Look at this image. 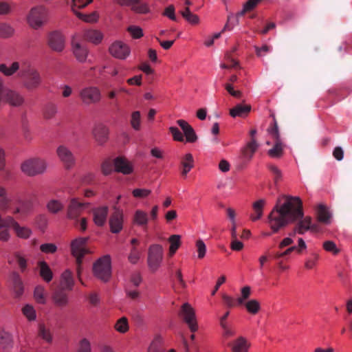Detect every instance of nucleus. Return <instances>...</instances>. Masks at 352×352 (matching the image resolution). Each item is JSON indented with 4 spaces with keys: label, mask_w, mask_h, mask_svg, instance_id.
I'll use <instances>...</instances> for the list:
<instances>
[{
    "label": "nucleus",
    "mask_w": 352,
    "mask_h": 352,
    "mask_svg": "<svg viewBox=\"0 0 352 352\" xmlns=\"http://www.w3.org/2000/svg\"><path fill=\"white\" fill-rule=\"evenodd\" d=\"M280 202V201H278ZM303 217L302 201L299 197H285V202L279 205L278 203L268 217V223L274 233L285 227L289 223L300 219L294 230L292 235L296 233L303 234L309 230H318V226L312 224L311 218Z\"/></svg>",
    "instance_id": "obj_1"
},
{
    "label": "nucleus",
    "mask_w": 352,
    "mask_h": 352,
    "mask_svg": "<svg viewBox=\"0 0 352 352\" xmlns=\"http://www.w3.org/2000/svg\"><path fill=\"white\" fill-rule=\"evenodd\" d=\"M94 275L103 283L110 280L112 275L111 258L106 254L99 258L94 264L92 268Z\"/></svg>",
    "instance_id": "obj_2"
},
{
    "label": "nucleus",
    "mask_w": 352,
    "mask_h": 352,
    "mask_svg": "<svg viewBox=\"0 0 352 352\" xmlns=\"http://www.w3.org/2000/svg\"><path fill=\"white\" fill-rule=\"evenodd\" d=\"M71 252L74 257L76 258L77 264V274L79 280L84 284L81 278V265L83 258L87 253V238L78 237L74 239L71 242Z\"/></svg>",
    "instance_id": "obj_3"
},
{
    "label": "nucleus",
    "mask_w": 352,
    "mask_h": 352,
    "mask_svg": "<svg viewBox=\"0 0 352 352\" xmlns=\"http://www.w3.org/2000/svg\"><path fill=\"white\" fill-rule=\"evenodd\" d=\"M48 19V10L43 6L33 7L27 16V21L30 27L38 29L44 25Z\"/></svg>",
    "instance_id": "obj_4"
},
{
    "label": "nucleus",
    "mask_w": 352,
    "mask_h": 352,
    "mask_svg": "<svg viewBox=\"0 0 352 352\" xmlns=\"http://www.w3.org/2000/svg\"><path fill=\"white\" fill-rule=\"evenodd\" d=\"M21 169L25 175L33 177L43 173L47 169V164L42 159L30 158L21 164Z\"/></svg>",
    "instance_id": "obj_5"
},
{
    "label": "nucleus",
    "mask_w": 352,
    "mask_h": 352,
    "mask_svg": "<svg viewBox=\"0 0 352 352\" xmlns=\"http://www.w3.org/2000/svg\"><path fill=\"white\" fill-rule=\"evenodd\" d=\"M19 74L21 76L25 78L30 86L39 87L43 85V79L39 72L29 64H23Z\"/></svg>",
    "instance_id": "obj_6"
},
{
    "label": "nucleus",
    "mask_w": 352,
    "mask_h": 352,
    "mask_svg": "<svg viewBox=\"0 0 352 352\" xmlns=\"http://www.w3.org/2000/svg\"><path fill=\"white\" fill-rule=\"evenodd\" d=\"M163 248L161 245H151L148 248L147 263L149 269L155 272L162 263L163 258Z\"/></svg>",
    "instance_id": "obj_7"
},
{
    "label": "nucleus",
    "mask_w": 352,
    "mask_h": 352,
    "mask_svg": "<svg viewBox=\"0 0 352 352\" xmlns=\"http://www.w3.org/2000/svg\"><path fill=\"white\" fill-rule=\"evenodd\" d=\"M179 316L187 324L190 331L195 332L198 329V324L196 320L195 312L191 305L186 302L181 307Z\"/></svg>",
    "instance_id": "obj_8"
},
{
    "label": "nucleus",
    "mask_w": 352,
    "mask_h": 352,
    "mask_svg": "<svg viewBox=\"0 0 352 352\" xmlns=\"http://www.w3.org/2000/svg\"><path fill=\"white\" fill-rule=\"evenodd\" d=\"M268 133L272 135L275 143L274 146L268 151L267 153L271 157L280 158L283 154L284 146L280 139V134L276 120L274 122V126L268 129Z\"/></svg>",
    "instance_id": "obj_9"
},
{
    "label": "nucleus",
    "mask_w": 352,
    "mask_h": 352,
    "mask_svg": "<svg viewBox=\"0 0 352 352\" xmlns=\"http://www.w3.org/2000/svg\"><path fill=\"white\" fill-rule=\"evenodd\" d=\"M109 51L112 56L120 60L126 59L131 52L129 47L120 41L113 43L110 45Z\"/></svg>",
    "instance_id": "obj_10"
},
{
    "label": "nucleus",
    "mask_w": 352,
    "mask_h": 352,
    "mask_svg": "<svg viewBox=\"0 0 352 352\" xmlns=\"http://www.w3.org/2000/svg\"><path fill=\"white\" fill-rule=\"evenodd\" d=\"M65 39L63 34L58 31L50 32L47 36L49 47L55 52H62L65 47Z\"/></svg>",
    "instance_id": "obj_11"
},
{
    "label": "nucleus",
    "mask_w": 352,
    "mask_h": 352,
    "mask_svg": "<svg viewBox=\"0 0 352 352\" xmlns=\"http://www.w3.org/2000/svg\"><path fill=\"white\" fill-rule=\"evenodd\" d=\"M109 226L113 233H119L122 229L123 212L116 205L113 206V212L110 216Z\"/></svg>",
    "instance_id": "obj_12"
},
{
    "label": "nucleus",
    "mask_w": 352,
    "mask_h": 352,
    "mask_svg": "<svg viewBox=\"0 0 352 352\" xmlns=\"http://www.w3.org/2000/svg\"><path fill=\"white\" fill-rule=\"evenodd\" d=\"M87 204L80 201L77 198L70 200L67 206V215L69 219H76L87 208Z\"/></svg>",
    "instance_id": "obj_13"
},
{
    "label": "nucleus",
    "mask_w": 352,
    "mask_h": 352,
    "mask_svg": "<svg viewBox=\"0 0 352 352\" xmlns=\"http://www.w3.org/2000/svg\"><path fill=\"white\" fill-rule=\"evenodd\" d=\"M84 43H85V38L80 41L78 35H75L72 41L74 56L80 62H85L87 56V51Z\"/></svg>",
    "instance_id": "obj_14"
},
{
    "label": "nucleus",
    "mask_w": 352,
    "mask_h": 352,
    "mask_svg": "<svg viewBox=\"0 0 352 352\" xmlns=\"http://www.w3.org/2000/svg\"><path fill=\"white\" fill-rule=\"evenodd\" d=\"M120 6H130L132 11L138 14H146L149 12V8L146 3L141 0H116Z\"/></svg>",
    "instance_id": "obj_15"
},
{
    "label": "nucleus",
    "mask_w": 352,
    "mask_h": 352,
    "mask_svg": "<svg viewBox=\"0 0 352 352\" xmlns=\"http://www.w3.org/2000/svg\"><path fill=\"white\" fill-rule=\"evenodd\" d=\"M56 153L60 160L67 168H70L74 164L75 160L72 153L65 146H59Z\"/></svg>",
    "instance_id": "obj_16"
},
{
    "label": "nucleus",
    "mask_w": 352,
    "mask_h": 352,
    "mask_svg": "<svg viewBox=\"0 0 352 352\" xmlns=\"http://www.w3.org/2000/svg\"><path fill=\"white\" fill-rule=\"evenodd\" d=\"M113 166L115 171L124 175H129L133 170L131 164L122 156H118L113 160Z\"/></svg>",
    "instance_id": "obj_17"
},
{
    "label": "nucleus",
    "mask_w": 352,
    "mask_h": 352,
    "mask_svg": "<svg viewBox=\"0 0 352 352\" xmlns=\"http://www.w3.org/2000/svg\"><path fill=\"white\" fill-rule=\"evenodd\" d=\"M9 223V228H12L18 237L21 239H28L32 234V230L28 227L21 226L14 219L8 216L6 221Z\"/></svg>",
    "instance_id": "obj_18"
},
{
    "label": "nucleus",
    "mask_w": 352,
    "mask_h": 352,
    "mask_svg": "<svg viewBox=\"0 0 352 352\" xmlns=\"http://www.w3.org/2000/svg\"><path fill=\"white\" fill-rule=\"evenodd\" d=\"M8 281L10 288L14 293L15 296L16 297L21 296L23 293L24 288L23 281L19 274L16 272H12L10 275Z\"/></svg>",
    "instance_id": "obj_19"
},
{
    "label": "nucleus",
    "mask_w": 352,
    "mask_h": 352,
    "mask_svg": "<svg viewBox=\"0 0 352 352\" xmlns=\"http://www.w3.org/2000/svg\"><path fill=\"white\" fill-rule=\"evenodd\" d=\"M108 134V129L102 124H96L93 129V135L99 144H102L107 140Z\"/></svg>",
    "instance_id": "obj_20"
},
{
    "label": "nucleus",
    "mask_w": 352,
    "mask_h": 352,
    "mask_svg": "<svg viewBox=\"0 0 352 352\" xmlns=\"http://www.w3.org/2000/svg\"><path fill=\"white\" fill-rule=\"evenodd\" d=\"M88 5V0H72V10L76 16L80 20L88 22V15L80 12L79 10Z\"/></svg>",
    "instance_id": "obj_21"
},
{
    "label": "nucleus",
    "mask_w": 352,
    "mask_h": 352,
    "mask_svg": "<svg viewBox=\"0 0 352 352\" xmlns=\"http://www.w3.org/2000/svg\"><path fill=\"white\" fill-rule=\"evenodd\" d=\"M20 63L14 61L10 64L7 63H0V73L6 77L13 76L16 72L21 70Z\"/></svg>",
    "instance_id": "obj_22"
},
{
    "label": "nucleus",
    "mask_w": 352,
    "mask_h": 352,
    "mask_svg": "<svg viewBox=\"0 0 352 352\" xmlns=\"http://www.w3.org/2000/svg\"><path fill=\"white\" fill-rule=\"evenodd\" d=\"M108 214V208L102 206L97 208L93 210L94 222L98 226H102L107 220Z\"/></svg>",
    "instance_id": "obj_23"
},
{
    "label": "nucleus",
    "mask_w": 352,
    "mask_h": 352,
    "mask_svg": "<svg viewBox=\"0 0 352 352\" xmlns=\"http://www.w3.org/2000/svg\"><path fill=\"white\" fill-rule=\"evenodd\" d=\"M182 175L186 176L194 166V158L192 154L187 153L181 158Z\"/></svg>",
    "instance_id": "obj_24"
},
{
    "label": "nucleus",
    "mask_w": 352,
    "mask_h": 352,
    "mask_svg": "<svg viewBox=\"0 0 352 352\" xmlns=\"http://www.w3.org/2000/svg\"><path fill=\"white\" fill-rule=\"evenodd\" d=\"M133 222L136 225L142 227L144 231H146L148 229V217L147 213L143 210H137L135 212L133 216Z\"/></svg>",
    "instance_id": "obj_25"
},
{
    "label": "nucleus",
    "mask_w": 352,
    "mask_h": 352,
    "mask_svg": "<svg viewBox=\"0 0 352 352\" xmlns=\"http://www.w3.org/2000/svg\"><path fill=\"white\" fill-rule=\"evenodd\" d=\"M39 267V274L44 281L50 282L53 278V273L47 263L41 261L38 263Z\"/></svg>",
    "instance_id": "obj_26"
},
{
    "label": "nucleus",
    "mask_w": 352,
    "mask_h": 352,
    "mask_svg": "<svg viewBox=\"0 0 352 352\" xmlns=\"http://www.w3.org/2000/svg\"><path fill=\"white\" fill-rule=\"evenodd\" d=\"M60 288L65 290H71L74 285V280L72 272L67 270L63 272L60 276Z\"/></svg>",
    "instance_id": "obj_27"
},
{
    "label": "nucleus",
    "mask_w": 352,
    "mask_h": 352,
    "mask_svg": "<svg viewBox=\"0 0 352 352\" xmlns=\"http://www.w3.org/2000/svg\"><path fill=\"white\" fill-rule=\"evenodd\" d=\"M258 146V144L254 138H252L250 142H248L242 150V153L243 157L250 160L254 153L256 152Z\"/></svg>",
    "instance_id": "obj_28"
},
{
    "label": "nucleus",
    "mask_w": 352,
    "mask_h": 352,
    "mask_svg": "<svg viewBox=\"0 0 352 352\" xmlns=\"http://www.w3.org/2000/svg\"><path fill=\"white\" fill-rule=\"evenodd\" d=\"M251 110V106L249 104H238L230 110V114L232 117H243L247 116Z\"/></svg>",
    "instance_id": "obj_29"
},
{
    "label": "nucleus",
    "mask_w": 352,
    "mask_h": 352,
    "mask_svg": "<svg viewBox=\"0 0 352 352\" xmlns=\"http://www.w3.org/2000/svg\"><path fill=\"white\" fill-rule=\"evenodd\" d=\"M316 215L318 221L324 224H329L330 223L331 214L325 206L320 204L318 206Z\"/></svg>",
    "instance_id": "obj_30"
},
{
    "label": "nucleus",
    "mask_w": 352,
    "mask_h": 352,
    "mask_svg": "<svg viewBox=\"0 0 352 352\" xmlns=\"http://www.w3.org/2000/svg\"><path fill=\"white\" fill-rule=\"evenodd\" d=\"M265 205V199H259L252 204V208L254 210V214H251L250 218L253 221H257L261 218L263 215V210L264 206Z\"/></svg>",
    "instance_id": "obj_31"
},
{
    "label": "nucleus",
    "mask_w": 352,
    "mask_h": 352,
    "mask_svg": "<svg viewBox=\"0 0 352 352\" xmlns=\"http://www.w3.org/2000/svg\"><path fill=\"white\" fill-rule=\"evenodd\" d=\"M60 289L56 290L52 296L54 303L58 307H65L68 303V297L67 294Z\"/></svg>",
    "instance_id": "obj_32"
},
{
    "label": "nucleus",
    "mask_w": 352,
    "mask_h": 352,
    "mask_svg": "<svg viewBox=\"0 0 352 352\" xmlns=\"http://www.w3.org/2000/svg\"><path fill=\"white\" fill-rule=\"evenodd\" d=\"M12 346V338L10 333L1 331H0V350L6 351Z\"/></svg>",
    "instance_id": "obj_33"
},
{
    "label": "nucleus",
    "mask_w": 352,
    "mask_h": 352,
    "mask_svg": "<svg viewBox=\"0 0 352 352\" xmlns=\"http://www.w3.org/2000/svg\"><path fill=\"white\" fill-rule=\"evenodd\" d=\"M248 347L247 340L243 337L239 338L232 344V352H248Z\"/></svg>",
    "instance_id": "obj_34"
},
{
    "label": "nucleus",
    "mask_w": 352,
    "mask_h": 352,
    "mask_svg": "<svg viewBox=\"0 0 352 352\" xmlns=\"http://www.w3.org/2000/svg\"><path fill=\"white\" fill-rule=\"evenodd\" d=\"M181 15L185 20L191 25H197L199 23V18L198 15L192 13L189 8L186 7L184 10L180 11Z\"/></svg>",
    "instance_id": "obj_35"
},
{
    "label": "nucleus",
    "mask_w": 352,
    "mask_h": 352,
    "mask_svg": "<svg viewBox=\"0 0 352 352\" xmlns=\"http://www.w3.org/2000/svg\"><path fill=\"white\" fill-rule=\"evenodd\" d=\"M168 241L170 243L169 255L172 256L181 245V236L173 234L168 238Z\"/></svg>",
    "instance_id": "obj_36"
},
{
    "label": "nucleus",
    "mask_w": 352,
    "mask_h": 352,
    "mask_svg": "<svg viewBox=\"0 0 352 352\" xmlns=\"http://www.w3.org/2000/svg\"><path fill=\"white\" fill-rule=\"evenodd\" d=\"M103 38L104 34L101 31L89 29V43L98 45L102 43Z\"/></svg>",
    "instance_id": "obj_37"
},
{
    "label": "nucleus",
    "mask_w": 352,
    "mask_h": 352,
    "mask_svg": "<svg viewBox=\"0 0 352 352\" xmlns=\"http://www.w3.org/2000/svg\"><path fill=\"white\" fill-rule=\"evenodd\" d=\"M63 207V204L60 201L56 199H52L47 204V208L48 211L53 214H56L61 211Z\"/></svg>",
    "instance_id": "obj_38"
},
{
    "label": "nucleus",
    "mask_w": 352,
    "mask_h": 352,
    "mask_svg": "<svg viewBox=\"0 0 352 352\" xmlns=\"http://www.w3.org/2000/svg\"><path fill=\"white\" fill-rule=\"evenodd\" d=\"M34 296L38 303L44 305L46 302L45 291L43 286L38 285L35 287Z\"/></svg>",
    "instance_id": "obj_39"
},
{
    "label": "nucleus",
    "mask_w": 352,
    "mask_h": 352,
    "mask_svg": "<svg viewBox=\"0 0 352 352\" xmlns=\"http://www.w3.org/2000/svg\"><path fill=\"white\" fill-rule=\"evenodd\" d=\"M38 336L48 343L52 341V336L50 329L47 328L44 324H39Z\"/></svg>",
    "instance_id": "obj_40"
},
{
    "label": "nucleus",
    "mask_w": 352,
    "mask_h": 352,
    "mask_svg": "<svg viewBox=\"0 0 352 352\" xmlns=\"http://www.w3.org/2000/svg\"><path fill=\"white\" fill-rule=\"evenodd\" d=\"M57 108L54 104H48L43 109V118L45 120H51L56 116Z\"/></svg>",
    "instance_id": "obj_41"
},
{
    "label": "nucleus",
    "mask_w": 352,
    "mask_h": 352,
    "mask_svg": "<svg viewBox=\"0 0 352 352\" xmlns=\"http://www.w3.org/2000/svg\"><path fill=\"white\" fill-rule=\"evenodd\" d=\"M132 128L135 131H139L141 128V114L138 111H133L130 120Z\"/></svg>",
    "instance_id": "obj_42"
},
{
    "label": "nucleus",
    "mask_w": 352,
    "mask_h": 352,
    "mask_svg": "<svg viewBox=\"0 0 352 352\" xmlns=\"http://www.w3.org/2000/svg\"><path fill=\"white\" fill-rule=\"evenodd\" d=\"M115 329L120 333H126L129 330L127 318L126 317H122L120 318L115 324Z\"/></svg>",
    "instance_id": "obj_43"
},
{
    "label": "nucleus",
    "mask_w": 352,
    "mask_h": 352,
    "mask_svg": "<svg viewBox=\"0 0 352 352\" xmlns=\"http://www.w3.org/2000/svg\"><path fill=\"white\" fill-rule=\"evenodd\" d=\"M22 311L23 315L27 318V319L30 321H34L36 318V311L34 308L30 305H25Z\"/></svg>",
    "instance_id": "obj_44"
},
{
    "label": "nucleus",
    "mask_w": 352,
    "mask_h": 352,
    "mask_svg": "<svg viewBox=\"0 0 352 352\" xmlns=\"http://www.w3.org/2000/svg\"><path fill=\"white\" fill-rule=\"evenodd\" d=\"M142 254V251L136 246H133L131 249V252L128 256L129 261L132 264H136Z\"/></svg>",
    "instance_id": "obj_45"
},
{
    "label": "nucleus",
    "mask_w": 352,
    "mask_h": 352,
    "mask_svg": "<svg viewBox=\"0 0 352 352\" xmlns=\"http://www.w3.org/2000/svg\"><path fill=\"white\" fill-rule=\"evenodd\" d=\"M162 343V337L160 336H155L148 349V352H162L161 350Z\"/></svg>",
    "instance_id": "obj_46"
},
{
    "label": "nucleus",
    "mask_w": 352,
    "mask_h": 352,
    "mask_svg": "<svg viewBox=\"0 0 352 352\" xmlns=\"http://www.w3.org/2000/svg\"><path fill=\"white\" fill-rule=\"evenodd\" d=\"M245 306L248 311L252 314H257L261 308L259 302L254 299L248 301Z\"/></svg>",
    "instance_id": "obj_47"
},
{
    "label": "nucleus",
    "mask_w": 352,
    "mask_h": 352,
    "mask_svg": "<svg viewBox=\"0 0 352 352\" xmlns=\"http://www.w3.org/2000/svg\"><path fill=\"white\" fill-rule=\"evenodd\" d=\"M14 33L13 28L7 23H0V38H8Z\"/></svg>",
    "instance_id": "obj_48"
},
{
    "label": "nucleus",
    "mask_w": 352,
    "mask_h": 352,
    "mask_svg": "<svg viewBox=\"0 0 352 352\" xmlns=\"http://www.w3.org/2000/svg\"><path fill=\"white\" fill-rule=\"evenodd\" d=\"M32 211V206L30 203L23 202L19 207L14 210V214H20L21 216H26Z\"/></svg>",
    "instance_id": "obj_49"
},
{
    "label": "nucleus",
    "mask_w": 352,
    "mask_h": 352,
    "mask_svg": "<svg viewBox=\"0 0 352 352\" xmlns=\"http://www.w3.org/2000/svg\"><path fill=\"white\" fill-rule=\"evenodd\" d=\"M323 248L327 252H329L333 255H337L340 252V249L337 248L336 243L332 241H324L323 243Z\"/></svg>",
    "instance_id": "obj_50"
},
{
    "label": "nucleus",
    "mask_w": 352,
    "mask_h": 352,
    "mask_svg": "<svg viewBox=\"0 0 352 352\" xmlns=\"http://www.w3.org/2000/svg\"><path fill=\"white\" fill-rule=\"evenodd\" d=\"M269 170L274 175V180L275 183H277L282 178V173L281 170L274 164H269L267 166Z\"/></svg>",
    "instance_id": "obj_51"
},
{
    "label": "nucleus",
    "mask_w": 352,
    "mask_h": 352,
    "mask_svg": "<svg viewBox=\"0 0 352 352\" xmlns=\"http://www.w3.org/2000/svg\"><path fill=\"white\" fill-rule=\"evenodd\" d=\"M40 250L45 254H53L56 252L57 247L54 243H43L41 245Z\"/></svg>",
    "instance_id": "obj_52"
},
{
    "label": "nucleus",
    "mask_w": 352,
    "mask_h": 352,
    "mask_svg": "<svg viewBox=\"0 0 352 352\" xmlns=\"http://www.w3.org/2000/svg\"><path fill=\"white\" fill-rule=\"evenodd\" d=\"M196 248L198 252V258H203L206 252V247L204 241L201 239L197 240L196 242Z\"/></svg>",
    "instance_id": "obj_53"
},
{
    "label": "nucleus",
    "mask_w": 352,
    "mask_h": 352,
    "mask_svg": "<svg viewBox=\"0 0 352 352\" xmlns=\"http://www.w3.org/2000/svg\"><path fill=\"white\" fill-rule=\"evenodd\" d=\"M184 133L186 136V141L188 142H195L197 140V136L191 126H190Z\"/></svg>",
    "instance_id": "obj_54"
},
{
    "label": "nucleus",
    "mask_w": 352,
    "mask_h": 352,
    "mask_svg": "<svg viewBox=\"0 0 352 352\" xmlns=\"http://www.w3.org/2000/svg\"><path fill=\"white\" fill-rule=\"evenodd\" d=\"M318 259V255L317 254H312L311 256L307 258L305 263V267L307 270L313 269L316 265Z\"/></svg>",
    "instance_id": "obj_55"
},
{
    "label": "nucleus",
    "mask_w": 352,
    "mask_h": 352,
    "mask_svg": "<svg viewBox=\"0 0 352 352\" xmlns=\"http://www.w3.org/2000/svg\"><path fill=\"white\" fill-rule=\"evenodd\" d=\"M169 130L173 137V139L175 141H178V142L184 141V138L183 133L177 127L171 126V127H170Z\"/></svg>",
    "instance_id": "obj_56"
},
{
    "label": "nucleus",
    "mask_w": 352,
    "mask_h": 352,
    "mask_svg": "<svg viewBox=\"0 0 352 352\" xmlns=\"http://www.w3.org/2000/svg\"><path fill=\"white\" fill-rule=\"evenodd\" d=\"M151 190L144 188H136L132 192L133 195L137 198H144L150 195Z\"/></svg>",
    "instance_id": "obj_57"
},
{
    "label": "nucleus",
    "mask_w": 352,
    "mask_h": 352,
    "mask_svg": "<svg viewBox=\"0 0 352 352\" xmlns=\"http://www.w3.org/2000/svg\"><path fill=\"white\" fill-rule=\"evenodd\" d=\"M128 31L134 38H139L143 36L142 30L137 26H130Z\"/></svg>",
    "instance_id": "obj_58"
},
{
    "label": "nucleus",
    "mask_w": 352,
    "mask_h": 352,
    "mask_svg": "<svg viewBox=\"0 0 352 352\" xmlns=\"http://www.w3.org/2000/svg\"><path fill=\"white\" fill-rule=\"evenodd\" d=\"M230 248L234 251H241L243 248V243L238 238L231 239Z\"/></svg>",
    "instance_id": "obj_59"
},
{
    "label": "nucleus",
    "mask_w": 352,
    "mask_h": 352,
    "mask_svg": "<svg viewBox=\"0 0 352 352\" xmlns=\"http://www.w3.org/2000/svg\"><path fill=\"white\" fill-rule=\"evenodd\" d=\"M163 14L173 21L177 20L176 16L175 14V7L173 5L168 6L165 9Z\"/></svg>",
    "instance_id": "obj_60"
},
{
    "label": "nucleus",
    "mask_w": 352,
    "mask_h": 352,
    "mask_svg": "<svg viewBox=\"0 0 352 352\" xmlns=\"http://www.w3.org/2000/svg\"><path fill=\"white\" fill-rule=\"evenodd\" d=\"M295 250H296L295 245L291 246L283 252H277L274 253V258L276 259H279L282 257L289 255L292 252L295 251Z\"/></svg>",
    "instance_id": "obj_61"
},
{
    "label": "nucleus",
    "mask_w": 352,
    "mask_h": 352,
    "mask_svg": "<svg viewBox=\"0 0 352 352\" xmlns=\"http://www.w3.org/2000/svg\"><path fill=\"white\" fill-rule=\"evenodd\" d=\"M113 163H111L109 161L104 162L102 165V170L104 175H108L113 172Z\"/></svg>",
    "instance_id": "obj_62"
},
{
    "label": "nucleus",
    "mask_w": 352,
    "mask_h": 352,
    "mask_svg": "<svg viewBox=\"0 0 352 352\" xmlns=\"http://www.w3.org/2000/svg\"><path fill=\"white\" fill-rule=\"evenodd\" d=\"M0 201V210L2 211H7L9 208V204L11 201V199L6 197V195L3 197H1Z\"/></svg>",
    "instance_id": "obj_63"
},
{
    "label": "nucleus",
    "mask_w": 352,
    "mask_h": 352,
    "mask_svg": "<svg viewBox=\"0 0 352 352\" xmlns=\"http://www.w3.org/2000/svg\"><path fill=\"white\" fill-rule=\"evenodd\" d=\"M12 8L10 5L5 1L0 2V14H8L10 12Z\"/></svg>",
    "instance_id": "obj_64"
}]
</instances>
